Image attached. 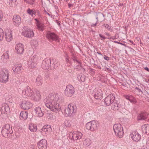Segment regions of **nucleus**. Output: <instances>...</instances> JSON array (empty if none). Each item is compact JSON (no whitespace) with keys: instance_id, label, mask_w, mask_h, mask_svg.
Wrapping results in <instances>:
<instances>
[{"instance_id":"obj_1","label":"nucleus","mask_w":149,"mask_h":149,"mask_svg":"<svg viewBox=\"0 0 149 149\" xmlns=\"http://www.w3.org/2000/svg\"><path fill=\"white\" fill-rule=\"evenodd\" d=\"M63 101V97L58 94L51 93L47 98L44 100L46 107L50 110L54 111H59L61 109L59 103Z\"/></svg>"},{"instance_id":"obj_2","label":"nucleus","mask_w":149,"mask_h":149,"mask_svg":"<svg viewBox=\"0 0 149 149\" xmlns=\"http://www.w3.org/2000/svg\"><path fill=\"white\" fill-rule=\"evenodd\" d=\"M22 95L24 97H28L31 99L35 101L39 100L41 96L38 90H36L34 93L30 87L28 86L22 91Z\"/></svg>"},{"instance_id":"obj_3","label":"nucleus","mask_w":149,"mask_h":149,"mask_svg":"<svg viewBox=\"0 0 149 149\" xmlns=\"http://www.w3.org/2000/svg\"><path fill=\"white\" fill-rule=\"evenodd\" d=\"M13 133L12 127L9 124H6L2 127L1 133L4 137L8 138Z\"/></svg>"},{"instance_id":"obj_4","label":"nucleus","mask_w":149,"mask_h":149,"mask_svg":"<svg viewBox=\"0 0 149 149\" xmlns=\"http://www.w3.org/2000/svg\"><path fill=\"white\" fill-rule=\"evenodd\" d=\"M113 129L116 135L119 138H121L123 135V129L120 123L116 124L113 126Z\"/></svg>"},{"instance_id":"obj_5","label":"nucleus","mask_w":149,"mask_h":149,"mask_svg":"<svg viewBox=\"0 0 149 149\" xmlns=\"http://www.w3.org/2000/svg\"><path fill=\"white\" fill-rule=\"evenodd\" d=\"M9 72L8 71L4 69L0 70V82L6 83L8 81L9 78Z\"/></svg>"},{"instance_id":"obj_6","label":"nucleus","mask_w":149,"mask_h":149,"mask_svg":"<svg viewBox=\"0 0 149 149\" xmlns=\"http://www.w3.org/2000/svg\"><path fill=\"white\" fill-rule=\"evenodd\" d=\"M46 38L50 42L55 41L57 42H59V38L58 36L54 32L48 31L46 35Z\"/></svg>"},{"instance_id":"obj_7","label":"nucleus","mask_w":149,"mask_h":149,"mask_svg":"<svg viewBox=\"0 0 149 149\" xmlns=\"http://www.w3.org/2000/svg\"><path fill=\"white\" fill-rule=\"evenodd\" d=\"M98 121L93 120L88 123L86 125V129L92 131L96 130L99 126Z\"/></svg>"},{"instance_id":"obj_8","label":"nucleus","mask_w":149,"mask_h":149,"mask_svg":"<svg viewBox=\"0 0 149 149\" xmlns=\"http://www.w3.org/2000/svg\"><path fill=\"white\" fill-rule=\"evenodd\" d=\"M39 61V58L36 55L31 57L28 62V65L29 67L31 68H34L36 66Z\"/></svg>"},{"instance_id":"obj_9","label":"nucleus","mask_w":149,"mask_h":149,"mask_svg":"<svg viewBox=\"0 0 149 149\" xmlns=\"http://www.w3.org/2000/svg\"><path fill=\"white\" fill-rule=\"evenodd\" d=\"M82 134L80 132L75 131L73 133L71 132L69 133V137L70 139L76 140L80 139L82 136Z\"/></svg>"},{"instance_id":"obj_10","label":"nucleus","mask_w":149,"mask_h":149,"mask_svg":"<svg viewBox=\"0 0 149 149\" xmlns=\"http://www.w3.org/2000/svg\"><path fill=\"white\" fill-rule=\"evenodd\" d=\"M0 111L1 112V115L4 114L5 117H7L8 115L10 113V111L9 106L6 103L2 104Z\"/></svg>"},{"instance_id":"obj_11","label":"nucleus","mask_w":149,"mask_h":149,"mask_svg":"<svg viewBox=\"0 0 149 149\" xmlns=\"http://www.w3.org/2000/svg\"><path fill=\"white\" fill-rule=\"evenodd\" d=\"M74 93V88L71 85L67 86L65 90V95L68 97H71Z\"/></svg>"},{"instance_id":"obj_12","label":"nucleus","mask_w":149,"mask_h":149,"mask_svg":"<svg viewBox=\"0 0 149 149\" xmlns=\"http://www.w3.org/2000/svg\"><path fill=\"white\" fill-rule=\"evenodd\" d=\"M22 34L25 37L28 38L32 37L34 35L33 30L30 29H28L25 27L23 28Z\"/></svg>"},{"instance_id":"obj_13","label":"nucleus","mask_w":149,"mask_h":149,"mask_svg":"<svg viewBox=\"0 0 149 149\" xmlns=\"http://www.w3.org/2000/svg\"><path fill=\"white\" fill-rule=\"evenodd\" d=\"M115 99V97L114 94H110L105 98L104 102L107 106H109L114 102Z\"/></svg>"},{"instance_id":"obj_14","label":"nucleus","mask_w":149,"mask_h":149,"mask_svg":"<svg viewBox=\"0 0 149 149\" xmlns=\"http://www.w3.org/2000/svg\"><path fill=\"white\" fill-rule=\"evenodd\" d=\"M27 12V13L32 17H33V15H37L38 17H41V14L39 10L37 9L33 8L31 9L28 8Z\"/></svg>"},{"instance_id":"obj_15","label":"nucleus","mask_w":149,"mask_h":149,"mask_svg":"<svg viewBox=\"0 0 149 149\" xmlns=\"http://www.w3.org/2000/svg\"><path fill=\"white\" fill-rule=\"evenodd\" d=\"M51 62L50 59L45 58L42 62L41 67L44 69L47 70L50 67Z\"/></svg>"},{"instance_id":"obj_16","label":"nucleus","mask_w":149,"mask_h":149,"mask_svg":"<svg viewBox=\"0 0 149 149\" xmlns=\"http://www.w3.org/2000/svg\"><path fill=\"white\" fill-rule=\"evenodd\" d=\"M93 94L94 98L97 100H101L102 98V91L100 89L95 88L94 89Z\"/></svg>"},{"instance_id":"obj_17","label":"nucleus","mask_w":149,"mask_h":149,"mask_svg":"<svg viewBox=\"0 0 149 149\" xmlns=\"http://www.w3.org/2000/svg\"><path fill=\"white\" fill-rule=\"evenodd\" d=\"M37 146L39 149H47V141L42 139L38 141Z\"/></svg>"},{"instance_id":"obj_18","label":"nucleus","mask_w":149,"mask_h":149,"mask_svg":"<svg viewBox=\"0 0 149 149\" xmlns=\"http://www.w3.org/2000/svg\"><path fill=\"white\" fill-rule=\"evenodd\" d=\"M132 139L134 141L138 142L141 139L140 135L136 131H134L130 134Z\"/></svg>"},{"instance_id":"obj_19","label":"nucleus","mask_w":149,"mask_h":149,"mask_svg":"<svg viewBox=\"0 0 149 149\" xmlns=\"http://www.w3.org/2000/svg\"><path fill=\"white\" fill-rule=\"evenodd\" d=\"M32 106V104L30 102L26 101H24L20 104L21 108L24 110L29 109Z\"/></svg>"},{"instance_id":"obj_20","label":"nucleus","mask_w":149,"mask_h":149,"mask_svg":"<svg viewBox=\"0 0 149 149\" xmlns=\"http://www.w3.org/2000/svg\"><path fill=\"white\" fill-rule=\"evenodd\" d=\"M15 49L17 54H22L24 50V46L21 43H19L15 47Z\"/></svg>"},{"instance_id":"obj_21","label":"nucleus","mask_w":149,"mask_h":149,"mask_svg":"<svg viewBox=\"0 0 149 149\" xmlns=\"http://www.w3.org/2000/svg\"><path fill=\"white\" fill-rule=\"evenodd\" d=\"M13 23L15 25H19L21 22V19L20 16L17 15H15L13 19Z\"/></svg>"},{"instance_id":"obj_22","label":"nucleus","mask_w":149,"mask_h":149,"mask_svg":"<svg viewBox=\"0 0 149 149\" xmlns=\"http://www.w3.org/2000/svg\"><path fill=\"white\" fill-rule=\"evenodd\" d=\"M13 70L14 73L19 74L22 72L23 69L21 65H17L13 67Z\"/></svg>"},{"instance_id":"obj_23","label":"nucleus","mask_w":149,"mask_h":149,"mask_svg":"<svg viewBox=\"0 0 149 149\" xmlns=\"http://www.w3.org/2000/svg\"><path fill=\"white\" fill-rule=\"evenodd\" d=\"M34 111L36 116L39 117H41L43 115V113L42 111L41 107H35L34 109Z\"/></svg>"},{"instance_id":"obj_24","label":"nucleus","mask_w":149,"mask_h":149,"mask_svg":"<svg viewBox=\"0 0 149 149\" xmlns=\"http://www.w3.org/2000/svg\"><path fill=\"white\" fill-rule=\"evenodd\" d=\"M69 107V110L70 112L71 115H74V113L76 111V106L74 104H70L68 105Z\"/></svg>"},{"instance_id":"obj_25","label":"nucleus","mask_w":149,"mask_h":149,"mask_svg":"<svg viewBox=\"0 0 149 149\" xmlns=\"http://www.w3.org/2000/svg\"><path fill=\"white\" fill-rule=\"evenodd\" d=\"M148 115V114L146 112L141 113L138 115L137 119L139 120H145L147 118Z\"/></svg>"},{"instance_id":"obj_26","label":"nucleus","mask_w":149,"mask_h":149,"mask_svg":"<svg viewBox=\"0 0 149 149\" xmlns=\"http://www.w3.org/2000/svg\"><path fill=\"white\" fill-rule=\"evenodd\" d=\"M142 132L147 134H149V124H146L142 126Z\"/></svg>"},{"instance_id":"obj_27","label":"nucleus","mask_w":149,"mask_h":149,"mask_svg":"<svg viewBox=\"0 0 149 149\" xmlns=\"http://www.w3.org/2000/svg\"><path fill=\"white\" fill-rule=\"evenodd\" d=\"M28 116V113L27 112L22 111L20 114V118L22 120H25L27 118Z\"/></svg>"},{"instance_id":"obj_28","label":"nucleus","mask_w":149,"mask_h":149,"mask_svg":"<svg viewBox=\"0 0 149 149\" xmlns=\"http://www.w3.org/2000/svg\"><path fill=\"white\" fill-rule=\"evenodd\" d=\"M111 109L113 110H117L119 108V104L115 100L111 104Z\"/></svg>"},{"instance_id":"obj_29","label":"nucleus","mask_w":149,"mask_h":149,"mask_svg":"<svg viewBox=\"0 0 149 149\" xmlns=\"http://www.w3.org/2000/svg\"><path fill=\"white\" fill-rule=\"evenodd\" d=\"M51 126L49 125H46L43 126L42 129L41 130L42 131L45 132H50L52 131Z\"/></svg>"},{"instance_id":"obj_30","label":"nucleus","mask_w":149,"mask_h":149,"mask_svg":"<svg viewBox=\"0 0 149 149\" xmlns=\"http://www.w3.org/2000/svg\"><path fill=\"white\" fill-rule=\"evenodd\" d=\"M51 61L50 65V67L52 68H55L57 67L58 64V61L56 59H53Z\"/></svg>"},{"instance_id":"obj_31","label":"nucleus","mask_w":149,"mask_h":149,"mask_svg":"<svg viewBox=\"0 0 149 149\" xmlns=\"http://www.w3.org/2000/svg\"><path fill=\"white\" fill-rule=\"evenodd\" d=\"M35 83L38 86L41 85L42 84V78L40 75H38L37 77Z\"/></svg>"},{"instance_id":"obj_32","label":"nucleus","mask_w":149,"mask_h":149,"mask_svg":"<svg viewBox=\"0 0 149 149\" xmlns=\"http://www.w3.org/2000/svg\"><path fill=\"white\" fill-rule=\"evenodd\" d=\"M29 129L32 132H36L37 130V126L31 123L29 125Z\"/></svg>"},{"instance_id":"obj_33","label":"nucleus","mask_w":149,"mask_h":149,"mask_svg":"<svg viewBox=\"0 0 149 149\" xmlns=\"http://www.w3.org/2000/svg\"><path fill=\"white\" fill-rule=\"evenodd\" d=\"M8 58V52H6L4 53L1 56L2 60L3 62H6Z\"/></svg>"},{"instance_id":"obj_34","label":"nucleus","mask_w":149,"mask_h":149,"mask_svg":"<svg viewBox=\"0 0 149 149\" xmlns=\"http://www.w3.org/2000/svg\"><path fill=\"white\" fill-rule=\"evenodd\" d=\"M6 38L7 41L9 42L12 39V36L11 33L9 32L6 34Z\"/></svg>"},{"instance_id":"obj_35","label":"nucleus","mask_w":149,"mask_h":149,"mask_svg":"<svg viewBox=\"0 0 149 149\" xmlns=\"http://www.w3.org/2000/svg\"><path fill=\"white\" fill-rule=\"evenodd\" d=\"M38 28L40 31H42L43 30L44 27V24L42 23L39 22L36 23Z\"/></svg>"},{"instance_id":"obj_36","label":"nucleus","mask_w":149,"mask_h":149,"mask_svg":"<svg viewBox=\"0 0 149 149\" xmlns=\"http://www.w3.org/2000/svg\"><path fill=\"white\" fill-rule=\"evenodd\" d=\"M91 141L88 139H87L84 140L83 141V144L86 146H88L91 145Z\"/></svg>"},{"instance_id":"obj_37","label":"nucleus","mask_w":149,"mask_h":149,"mask_svg":"<svg viewBox=\"0 0 149 149\" xmlns=\"http://www.w3.org/2000/svg\"><path fill=\"white\" fill-rule=\"evenodd\" d=\"M24 2L26 3L32 5L35 3V0H23Z\"/></svg>"},{"instance_id":"obj_38","label":"nucleus","mask_w":149,"mask_h":149,"mask_svg":"<svg viewBox=\"0 0 149 149\" xmlns=\"http://www.w3.org/2000/svg\"><path fill=\"white\" fill-rule=\"evenodd\" d=\"M64 111L65 113V115L67 116H71L70 112V111L69 110V107H68V106L67 108L65 109Z\"/></svg>"},{"instance_id":"obj_39","label":"nucleus","mask_w":149,"mask_h":149,"mask_svg":"<svg viewBox=\"0 0 149 149\" xmlns=\"http://www.w3.org/2000/svg\"><path fill=\"white\" fill-rule=\"evenodd\" d=\"M75 63V65H74V68L76 69H80L81 68V63L79 61Z\"/></svg>"},{"instance_id":"obj_40","label":"nucleus","mask_w":149,"mask_h":149,"mask_svg":"<svg viewBox=\"0 0 149 149\" xmlns=\"http://www.w3.org/2000/svg\"><path fill=\"white\" fill-rule=\"evenodd\" d=\"M4 36L3 31V29L0 28V41L3 40Z\"/></svg>"},{"instance_id":"obj_41","label":"nucleus","mask_w":149,"mask_h":149,"mask_svg":"<svg viewBox=\"0 0 149 149\" xmlns=\"http://www.w3.org/2000/svg\"><path fill=\"white\" fill-rule=\"evenodd\" d=\"M15 1H12L11 2H7L8 5H9L10 6L13 7L15 6Z\"/></svg>"},{"instance_id":"obj_42","label":"nucleus","mask_w":149,"mask_h":149,"mask_svg":"<svg viewBox=\"0 0 149 149\" xmlns=\"http://www.w3.org/2000/svg\"><path fill=\"white\" fill-rule=\"evenodd\" d=\"M19 79L22 82H25L26 81L25 77L24 76H20L19 78Z\"/></svg>"},{"instance_id":"obj_43","label":"nucleus","mask_w":149,"mask_h":149,"mask_svg":"<svg viewBox=\"0 0 149 149\" xmlns=\"http://www.w3.org/2000/svg\"><path fill=\"white\" fill-rule=\"evenodd\" d=\"M103 26H104L105 27V28H107V29L109 30H110L111 29V26L108 25L107 24H104L103 25Z\"/></svg>"},{"instance_id":"obj_44","label":"nucleus","mask_w":149,"mask_h":149,"mask_svg":"<svg viewBox=\"0 0 149 149\" xmlns=\"http://www.w3.org/2000/svg\"><path fill=\"white\" fill-rule=\"evenodd\" d=\"M80 77V78L81 81L82 82H84L85 81V78L84 74L81 75V76L80 77Z\"/></svg>"},{"instance_id":"obj_45","label":"nucleus","mask_w":149,"mask_h":149,"mask_svg":"<svg viewBox=\"0 0 149 149\" xmlns=\"http://www.w3.org/2000/svg\"><path fill=\"white\" fill-rule=\"evenodd\" d=\"M64 125L66 127H69L70 126V124L69 123L68 121L65 120L64 121Z\"/></svg>"},{"instance_id":"obj_46","label":"nucleus","mask_w":149,"mask_h":149,"mask_svg":"<svg viewBox=\"0 0 149 149\" xmlns=\"http://www.w3.org/2000/svg\"><path fill=\"white\" fill-rule=\"evenodd\" d=\"M118 38V37H117L116 35H115V36H111L110 37L108 38V39H112L113 40H115L117 38Z\"/></svg>"},{"instance_id":"obj_47","label":"nucleus","mask_w":149,"mask_h":149,"mask_svg":"<svg viewBox=\"0 0 149 149\" xmlns=\"http://www.w3.org/2000/svg\"><path fill=\"white\" fill-rule=\"evenodd\" d=\"M3 17V13L0 10V22L1 21Z\"/></svg>"},{"instance_id":"obj_48","label":"nucleus","mask_w":149,"mask_h":149,"mask_svg":"<svg viewBox=\"0 0 149 149\" xmlns=\"http://www.w3.org/2000/svg\"><path fill=\"white\" fill-rule=\"evenodd\" d=\"M125 97L126 99L130 101V102L132 101V100L131 99V97H130V96H129V95H126Z\"/></svg>"},{"instance_id":"obj_49","label":"nucleus","mask_w":149,"mask_h":149,"mask_svg":"<svg viewBox=\"0 0 149 149\" xmlns=\"http://www.w3.org/2000/svg\"><path fill=\"white\" fill-rule=\"evenodd\" d=\"M103 58L104 59L107 61H108L109 60V57L106 55H104Z\"/></svg>"},{"instance_id":"obj_50","label":"nucleus","mask_w":149,"mask_h":149,"mask_svg":"<svg viewBox=\"0 0 149 149\" xmlns=\"http://www.w3.org/2000/svg\"><path fill=\"white\" fill-rule=\"evenodd\" d=\"M147 146L149 148V138H148L146 140Z\"/></svg>"},{"instance_id":"obj_51","label":"nucleus","mask_w":149,"mask_h":149,"mask_svg":"<svg viewBox=\"0 0 149 149\" xmlns=\"http://www.w3.org/2000/svg\"><path fill=\"white\" fill-rule=\"evenodd\" d=\"M73 60L74 61V63H77L79 61L75 57H74L73 58Z\"/></svg>"},{"instance_id":"obj_52","label":"nucleus","mask_w":149,"mask_h":149,"mask_svg":"<svg viewBox=\"0 0 149 149\" xmlns=\"http://www.w3.org/2000/svg\"><path fill=\"white\" fill-rule=\"evenodd\" d=\"M99 35L100 37L102 38V39H104L106 38L105 37L102 36V34H99Z\"/></svg>"},{"instance_id":"obj_53","label":"nucleus","mask_w":149,"mask_h":149,"mask_svg":"<svg viewBox=\"0 0 149 149\" xmlns=\"http://www.w3.org/2000/svg\"><path fill=\"white\" fill-rule=\"evenodd\" d=\"M98 23V22H97V20L96 21V22L95 24H93L91 25V26H96L97 24Z\"/></svg>"},{"instance_id":"obj_54","label":"nucleus","mask_w":149,"mask_h":149,"mask_svg":"<svg viewBox=\"0 0 149 149\" xmlns=\"http://www.w3.org/2000/svg\"><path fill=\"white\" fill-rule=\"evenodd\" d=\"M135 89L137 90L139 92H141V89H139V88H138V87H136L135 88Z\"/></svg>"},{"instance_id":"obj_55","label":"nucleus","mask_w":149,"mask_h":149,"mask_svg":"<svg viewBox=\"0 0 149 149\" xmlns=\"http://www.w3.org/2000/svg\"><path fill=\"white\" fill-rule=\"evenodd\" d=\"M35 20L36 22V23H38L40 22L38 21V19H37V18L35 19Z\"/></svg>"},{"instance_id":"obj_56","label":"nucleus","mask_w":149,"mask_h":149,"mask_svg":"<svg viewBox=\"0 0 149 149\" xmlns=\"http://www.w3.org/2000/svg\"><path fill=\"white\" fill-rule=\"evenodd\" d=\"M105 68V71H107V70L110 71V70H111L109 68Z\"/></svg>"},{"instance_id":"obj_57","label":"nucleus","mask_w":149,"mask_h":149,"mask_svg":"<svg viewBox=\"0 0 149 149\" xmlns=\"http://www.w3.org/2000/svg\"><path fill=\"white\" fill-rule=\"evenodd\" d=\"M56 22L57 23V24L59 26H60L61 24L57 20H56Z\"/></svg>"},{"instance_id":"obj_58","label":"nucleus","mask_w":149,"mask_h":149,"mask_svg":"<svg viewBox=\"0 0 149 149\" xmlns=\"http://www.w3.org/2000/svg\"><path fill=\"white\" fill-rule=\"evenodd\" d=\"M145 69L148 71H149V69L148 67L145 68Z\"/></svg>"},{"instance_id":"obj_59","label":"nucleus","mask_w":149,"mask_h":149,"mask_svg":"<svg viewBox=\"0 0 149 149\" xmlns=\"http://www.w3.org/2000/svg\"><path fill=\"white\" fill-rule=\"evenodd\" d=\"M114 43H117L119 44L120 43V42L116 41H113Z\"/></svg>"},{"instance_id":"obj_60","label":"nucleus","mask_w":149,"mask_h":149,"mask_svg":"<svg viewBox=\"0 0 149 149\" xmlns=\"http://www.w3.org/2000/svg\"><path fill=\"white\" fill-rule=\"evenodd\" d=\"M72 4L70 3H68V6L69 8L71 7L72 6Z\"/></svg>"},{"instance_id":"obj_61","label":"nucleus","mask_w":149,"mask_h":149,"mask_svg":"<svg viewBox=\"0 0 149 149\" xmlns=\"http://www.w3.org/2000/svg\"><path fill=\"white\" fill-rule=\"evenodd\" d=\"M137 40L138 41V42H140L141 41V40L140 38H136Z\"/></svg>"},{"instance_id":"obj_62","label":"nucleus","mask_w":149,"mask_h":149,"mask_svg":"<svg viewBox=\"0 0 149 149\" xmlns=\"http://www.w3.org/2000/svg\"><path fill=\"white\" fill-rule=\"evenodd\" d=\"M69 61V60L68 59V58H67V57H66V61L68 63Z\"/></svg>"},{"instance_id":"obj_63","label":"nucleus","mask_w":149,"mask_h":149,"mask_svg":"<svg viewBox=\"0 0 149 149\" xmlns=\"http://www.w3.org/2000/svg\"><path fill=\"white\" fill-rule=\"evenodd\" d=\"M130 43H132V44H134V45H135V44L131 40H130Z\"/></svg>"},{"instance_id":"obj_64","label":"nucleus","mask_w":149,"mask_h":149,"mask_svg":"<svg viewBox=\"0 0 149 149\" xmlns=\"http://www.w3.org/2000/svg\"><path fill=\"white\" fill-rule=\"evenodd\" d=\"M54 7L56 9H58V8L57 6L56 5H54Z\"/></svg>"}]
</instances>
